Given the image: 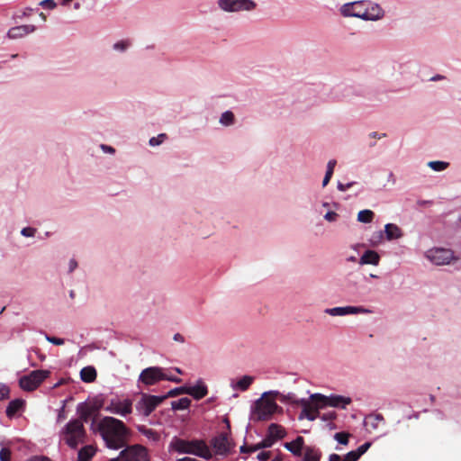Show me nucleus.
I'll return each instance as SVG.
<instances>
[{"label":"nucleus","instance_id":"5701e85b","mask_svg":"<svg viewBox=\"0 0 461 461\" xmlns=\"http://www.w3.org/2000/svg\"><path fill=\"white\" fill-rule=\"evenodd\" d=\"M384 233L388 240H398L403 236L402 229L394 223L385 224Z\"/></svg>","mask_w":461,"mask_h":461},{"label":"nucleus","instance_id":"c85d7f7f","mask_svg":"<svg viewBox=\"0 0 461 461\" xmlns=\"http://www.w3.org/2000/svg\"><path fill=\"white\" fill-rule=\"evenodd\" d=\"M94 454V448L91 446H86L78 451L77 461H90Z\"/></svg>","mask_w":461,"mask_h":461},{"label":"nucleus","instance_id":"603ef678","mask_svg":"<svg viewBox=\"0 0 461 461\" xmlns=\"http://www.w3.org/2000/svg\"><path fill=\"white\" fill-rule=\"evenodd\" d=\"M354 185H355V182H349V183H348V184H346V185H344V184H342V183L339 182V183H338V189H339V191L344 192V191L348 190V188H350L351 186H353Z\"/></svg>","mask_w":461,"mask_h":461},{"label":"nucleus","instance_id":"1a4fd4ad","mask_svg":"<svg viewBox=\"0 0 461 461\" xmlns=\"http://www.w3.org/2000/svg\"><path fill=\"white\" fill-rule=\"evenodd\" d=\"M50 374L48 370L32 371L29 375L20 378L19 385L25 391H33L50 375Z\"/></svg>","mask_w":461,"mask_h":461},{"label":"nucleus","instance_id":"338daca9","mask_svg":"<svg viewBox=\"0 0 461 461\" xmlns=\"http://www.w3.org/2000/svg\"><path fill=\"white\" fill-rule=\"evenodd\" d=\"M271 461H283V456L281 454H278Z\"/></svg>","mask_w":461,"mask_h":461},{"label":"nucleus","instance_id":"473e14b6","mask_svg":"<svg viewBox=\"0 0 461 461\" xmlns=\"http://www.w3.org/2000/svg\"><path fill=\"white\" fill-rule=\"evenodd\" d=\"M138 430L142 435L146 436L147 438H149L154 441L158 440V438H159L158 434L155 430H153L152 429H149L144 425L138 426Z\"/></svg>","mask_w":461,"mask_h":461},{"label":"nucleus","instance_id":"ddd939ff","mask_svg":"<svg viewBox=\"0 0 461 461\" xmlns=\"http://www.w3.org/2000/svg\"><path fill=\"white\" fill-rule=\"evenodd\" d=\"M298 403L303 408L300 419L305 417L309 420H314L320 415L319 409H322V406H319L316 401H312L311 399L310 401L301 399Z\"/></svg>","mask_w":461,"mask_h":461},{"label":"nucleus","instance_id":"412c9836","mask_svg":"<svg viewBox=\"0 0 461 461\" xmlns=\"http://www.w3.org/2000/svg\"><path fill=\"white\" fill-rule=\"evenodd\" d=\"M366 20H378L384 16L383 9L376 4L366 2Z\"/></svg>","mask_w":461,"mask_h":461},{"label":"nucleus","instance_id":"c756f323","mask_svg":"<svg viewBox=\"0 0 461 461\" xmlns=\"http://www.w3.org/2000/svg\"><path fill=\"white\" fill-rule=\"evenodd\" d=\"M191 404V400L187 397H184L181 399H178L176 401H173L171 402V406L173 410H185L189 408Z\"/></svg>","mask_w":461,"mask_h":461},{"label":"nucleus","instance_id":"a878e982","mask_svg":"<svg viewBox=\"0 0 461 461\" xmlns=\"http://www.w3.org/2000/svg\"><path fill=\"white\" fill-rule=\"evenodd\" d=\"M383 420L384 417L381 414H370L365 419V426L367 430H375Z\"/></svg>","mask_w":461,"mask_h":461},{"label":"nucleus","instance_id":"a18cd8bd","mask_svg":"<svg viewBox=\"0 0 461 461\" xmlns=\"http://www.w3.org/2000/svg\"><path fill=\"white\" fill-rule=\"evenodd\" d=\"M46 339L54 344V345H57V346H60V345H63L64 344V339H60V338H56V337H51V336H49V335H46Z\"/></svg>","mask_w":461,"mask_h":461},{"label":"nucleus","instance_id":"7c9ffc66","mask_svg":"<svg viewBox=\"0 0 461 461\" xmlns=\"http://www.w3.org/2000/svg\"><path fill=\"white\" fill-rule=\"evenodd\" d=\"M375 217L374 212L371 210H362L357 213V221L363 223H369Z\"/></svg>","mask_w":461,"mask_h":461},{"label":"nucleus","instance_id":"2eb2a0df","mask_svg":"<svg viewBox=\"0 0 461 461\" xmlns=\"http://www.w3.org/2000/svg\"><path fill=\"white\" fill-rule=\"evenodd\" d=\"M105 410L114 414L126 416L132 411V401L130 399H124L122 401L112 400Z\"/></svg>","mask_w":461,"mask_h":461},{"label":"nucleus","instance_id":"f704fd0d","mask_svg":"<svg viewBox=\"0 0 461 461\" xmlns=\"http://www.w3.org/2000/svg\"><path fill=\"white\" fill-rule=\"evenodd\" d=\"M448 165L449 164L447 162L444 161H430L428 163V166L435 171L445 170L448 167Z\"/></svg>","mask_w":461,"mask_h":461},{"label":"nucleus","instance_id":"09e8293b","mask_svg":"<svg viewBox=\"0 0 461 461\" xmlns=\"http://www.w3.org/2000/svg\"><path fill=\"white\" fill-rule=\"evenodd\" d=\"M271 456L270 451H262L258 456L257 458L258 461H267Z\"/></svg>","mask_w":461,"mask_h":461},{"label":"nucleus","instance_id":"39448f33","mask_svg":"<svg viewBox=\"0 0 461 461\" xmlns=\"http://www.w3.org/2000/svg\"><path fill=\"white\" fill-rule=\"evenodd\" d=\"M171 381L180 383L181 379L177 377L168 376L164 373L163 368L158 366H150L143 369L139 375V382L145 385H154L160 381Z\"/></svg>","mask_w":461,"mask_h":461},{"label":"nucleus","instance_id":"4d7b16f0","mask_svg":"<svg viewBox=\"0 0 461 461\" xmlns=\"http://www.w3.org/2000/svg\"><path fill=\"white\" fill-rule=\"evenodd\" d=\"M28 461H51L50 458L46 456H33Z\"/></svg>","mask_w":461,"mask_h":461},{"label":"nucleus","instance_id":"ea45409f","mask_svg":"<svg viewBox=\"0 0 461 461\" xmlns=\"http://www.w3.org/2000/svg\"><path fill=\"white\" fill-rule=\"evenodd\" d=\"M186 387H179L170 390L166 395H164L167 398L168 397H175L177 396L180 393H185V390Z\"/></svg>","mask_w":461,"mask_h":461},{"label":"nucleus","instance_id":"de8ad7c7","mask_svg":"<svg viewBox=\"0 0 461 461\" xmlns=\"http://www.w3.org/2000/svg\"><path fill=\"white\" fill-rule=\"evenodd\" d=\"M40 5L42 7L48 8V9H53L56 7V3L54 2V0H43L40 3Z\"/></svg>","mask_w":461,"mask_h":461},{"label":"nucleus","instance_id":"6e6d98bb","mask_svg":"<svg viewBox=\"0 0 461 461\" xmlns=\"http://www.w3.org/2000/svg\"><path fill=\"white\" fill-rule=\"evenodd\" d=\"M331 176H332V174H330V172H326L325 176L322 181V186H326L329 184Z\"/></svg>","mask_w":461,"mask_h":461},{"label":"nucleus","instance_id":"a19ab883","mask_svg":"<svg viewBox=\"0 0 461 461\" xmlns=\"http://www.w3.org/2000/svg\"><path fill=\"white\" fill-rule=\"evenodd\" d=\"M167 135L165 133L159 134L158 137H152L149 140V145L151 146H157L159 145L164 139H166Z\"/></svg>","mask_w":461,"mask_h":461},{"label":"nucleus","instance_id":"3c124183","mask_svg":"<svg viewBox=\"0 0 461 461\" xmlns=\"http://www.w3.org/2000/svg\"><path fill=\"white\" fill-rule=\"evenodd\" d=\"M337 218H338V213H336L335 212H328L324 215V219L328 221H334L337 220Z\"/></svg>","mask_w":461,"mask_h":461},{"label":"nucleus","instance_id":"20e7f679","mask_svg":"<svg viewBox=\"0 0 461 461\" xmlns=\"http://www.w3.org/2000/svg\"><path fill=\"white\" fill-rule=\"evenodd\" d=\"M267 393H264L255 402L252 415L256 420H268L278 409L282 410L275 400L267 397Z\"/></svg>","mask_w":461,"mask_h":461},{"label":"nucleus","instance_id":"4468645a","mask_svg":"<svg viewBox=\"0 0 461 461\" xmlns=\"http://www.w3.org/2000/svg\"><path fill=\"white\" fill-rule=\"evenodd\" d=\"M366 2L359 1L351 4H346L342 7V14L344 16H354L366 20Z\"/></svg>","mask_w":461,"mask_h":461},{"label":"nucleus","instance_id":"bf43d9fd","mask_svg":"<svg viewBox=\"0 0 461 461\" xmlns=\"http://www.w3.org/2000/svg\"><path fill=\"white\" fill-rule=\"evenodd\" d=\"M101 148L103 150H104L105 152H109V153H114V149L111 146H107V145H101Z\"/></svg>","mask_w":461,"mask_h":461},{"label":"nucleus","instance_id":"aec40b11","mask_svg":"<svg viewBox=\"0 0 461 461\" xmlns=\"http://www.w3.org/2000/svg\"><path fill=\"white\" fill-rule=\"evenodd\" d=\"M185 393L193 396L196 400H200L207 395L208 390L203 384H198L194 386L186 387Z\"/></svg>","mask_w":461,"mask_h":461},{"label":"nucleus","instance_id":"dca6fc26","mask_svg":"<svg viewBox=\"0 0 461 461\" xmlns=\"http://www.w3.org/2000/svg\"><path fill=\"white\" fill-rule=\"evenodd\" d=\"M325 312L330 316H344L348 314L370 313L371 311L362 306H345L328 308Z\"/></svg>","mask_w":461,"mask_h":461},{"label":"nucleus","instance_id":"0e129e2a","mask_svg":"<svg viewBox=\"0 0 461 461\" xmlns=\"http://www.w3.org/2000/svg\"><path fill=\"white\" fill-rule=\"evenodd\" d=\"M260 449V447H258V443L257 445H254V446H250L249 447V453H252V452H255L257 450Z\"/></svg>","mask_w":461,"mask_h":461},{"label":"nucleus","instance_id":"9b49d317","mask_svg":"<svg viewBox=\"0 0 461 461\" xmlns=\"http://www.w3.org/2000/svg\"><path fill=\"white\" fill-rule=\"evenodd\" d=\"M217 4L222 11L229 13L251 11L256 7L252 0H218Z\"/></svg>","mask_w":461,"mask_h":461},{"label":"nucleus","instance_id":"e433bc0d","mask_svg":"<svg viewBox=\"0 0 461 461\" xmlns=\"http://www.w3.org/2000/svg\"><path fill=\"white\" fill-rule=\"evenodd\" d=\"M131 45V41L129 40H123L116 42L113 45V49L120 51H124Z\"/></svg>","mask_w":461,"mask_h":461},{"label":"nucleus","instance_id":"774afa93","mask_svg":"<svg viewBox=\"0 0 461 461\" xmlns=\"http://www.w3.org/2000/svg\"><path fill=\"white\" fill-rule=\"evenodd\" d=\"M109 461H124L120 456L116 458H112Z\"/></svg>","mask_w":461,"mask_h":461},{"label":"nucleus","instance_id":"7ed1b4c3","mask_svg":"<svg viewBox=\"0 0 461 461\" xmlns=\"http://www.w3.org/2000/svg\"><path fill=\"white\" fill-rule=\"evenodd\" d=\"M63 440L71 448H76L85 442L86 430L82 420H72L67 423L62 430Z\"/></svg>","mask_w":461,"mask_h":461},{"label":"nucleus","instance_id":"052dcab7","mask_svg":"<svg viewBox=\"0 0 461 461\" xmlns=\"http://www.w3.org/2000/svg\"><path fill=\"white\" fill-rule=\"evenodd\" d=\"M77 267V262L75 259H71L69 262V272L75 270Z\"/></svg>","mask_w":461,"mask_h":461},{"label":"nucleus","instance_id":"423d86ee","mask_svg":"<svg viewBox=\"0 0 461 461\" xmlns=\"http://www.w3.org/2000/svg\"><path fill=\"white\" fill-rule=\"evenodd\" d=\"M210 447L212 455L226 457L232 453L235 444L228 433L221 432L211 439Z\"/></svg>","mask_w":461,"mask_h":461},{"label":"nucleus","instance_id":"bb28decb","mask_svg":"<svg viewBox=\"0 0 461 461\" xmlns=\"http://www.w3.org/2000/svg\"><path fill=\"white\" fill-rule=\"evenodd\" d=\"M24 405V401L22 399H15L9 402L5 413L9 418L14 417Z\"/></svg>","mask_w":461,"mask_h":461},{"label":"nucleus","instance_id":"f257e3e1","mask_svg":"<svg viewBox=\"0 0 461 461\" xmlns=\"http://www.w3.org/2000/svg\"><path fill=\"white\" fill-rule=\"evenodd\" d=\"M97 430L107 447L119 449L127 445L130 430L125 424L113 417H104L97 424Z\"/></svg>","mask_w":461,"mask_h":461},{"label":"nucleus","instance_id":"5fc2aeb1","mask_svg":"<svg viewBox=\"0 0 461 461\" xmlns=\"http://www.w3.org/2000/svg\"><path fill=\"white\" fill-rule=\"evenodd\" d=\"M335 166H336V160H334V159L330 160L327 165L326 172H330V174L333 175Z\"/></svg>","mask_w":461,"mask_h":461},{"label":"nucleus","instance_id":"8fccbe9b","mask_svg":"<svg viewBox=\"0 0 461 461\" xmlns=\"http://www.w3.org/2000/svg\"><path fill=\"white\" fill-rule=\"evenodd\" d=\"M21 233L25 237H32L35 233V230L31 227L23 228Z\"/></svg>","mask_w":461,"mask_h":461},{"label":"nucleus","instance_id":"f03ea898","mask_svg":"<svg viewBox=\"0 0 461 461\" xmlns=\"http://www.w3.org/2000/svg\"><path fill=\"white\" fill-rule=\"evenodd\" d=\"M170 447L179 454H190L205 460L212 457L211 447L203 439L187 440L175 437L170 443Z\"/></svg>","mask_w":461,"mask_h":461},{"label":"nucleus","instance_id":"f8f14e48","mask_svg":"<svg viewBox=\"0 0 461 461\" xmlns=\"http://www.w3.org/2000/svg\"><path fill=\"white\" fill-rule=\"evenodd\" d=\"M120 456L124 461H149L148 449L138 444L126 447L120 452Z\"/></svg>","mask_w":461,"mask_h":461},{"label":"nucleus","instance_id":"79ce46f5","mask_svg":"<svg viewBox=\"0 0 461 461\" xmlns=\"http://www.w3.org/2000/svg\"><path fill=\"white\" fill-rule=\"evenodd\" d=\"M10 459H11V451L6 447H3L0 450V460L1 461H10Z\"/></svg>","mask_w":461,"mask_h":461},{"label":"nucleus","instance_id":"9d476101","mask_svg":"<svg viewBox=\"0 0 461 461\" xmlns=\"http://www.w3.org/2000/svg\"><path fill=\"white\" fill-rule=\"evenodd\" d=\"M425 256L437 266L447 265L455 259L454 252L451 249L443 248L430 249L426 252Z\"/></svg>","mask_w":461,"mask_h":461},{"label":"nucleus","instance_id":"c9c22d12","mask_svg":"<svg viewBox=\"0 0 461 461\" xmlns=\"http://www.w3.org/2000/svg\"><path fill=\"white\" fill-rule=\"evenodd\" d=\"M349 434L346 432H338L335 434V439L342 445H347L348 443Z\"/></svg>","mask_w":461,"mask_h":461},{"label":"nucleus","instance_id":"6e6552de","mask_svg":"<svg viewBox=\"0 0 461 461\" xmlns=\"http://www.w3.org/2000/svg\"><path fill=\"white\" fill-rule=\"evenodd\" d=\"M310 399L312 401H316L318 405L322 406V408L331 406L346 409V406L351 403V399L349 397L335 394L326 396L321 393H313L310 396Z\"/></svg>","mask_w":461,"mask_h":461},{"label":"nucleus","instance_id":"72a5a7b5","mask_svg":"<svg viewBox=\"0 0 461 461\" xmlns=\"http://www.w3.org/2000/svg\"><path fill=\"white\" fill-rule=\"evenodd\" d=\"M220 122L223 125L229 126L234 122V114L230 111L224 112L220 119Z\"/></svg>","mask_w":461,"mask_h":461},{"label":"nucleus","instance_id":"f3484780","mask_svg":"<svg viewBox=\"0 0 461 461\" xmlns=\"http://www.w3.org/2000/svg\"><path fill=\"white\" fill-rule=\"evenodd\" d=\"M36 30L34 25H20L12 27L8 32L7 36L10 39H18L22 38L29 33L33 32Z\"/></svg>","mask_w":461,"mask_h":461},{"label":"nucleus","instance_id":"4be33fe9","mask_svg":"<svg viewBox=\"0 0 461 461\" xmlns=\"http://www.w3.org/2000/svg\"><path fill=\"white\" fill-rule=\"evenodd\" d=\"M303 461H320L322 456L321 451L313 446H306L303 447Z\"/></svg>","mask_w":461,"mask_h":461},{"label":"nucleus","instance_id":"a211bd4d","mask_svg":"<svg viewBox=\"0 0 461 461\" xmlns=\"http://www.w3.org/2000/svg\"><path fill=\"white\" fill-rule=\"evenodd\" d=\"M96 411L97 408L95 406L87 403H81L77 406V413L79 415L77 420H82V423L87 422Z\"/></svg>","mask_w":461,"mask_h":461},{"label":"nucleus","instance_id":"e2e57ef3","mask_svg":"<svg viewBox=\"0 0 461 461\" xmlns=\"http://www.w3.org/2000/svg\"><path fill=\"white\" fill-rule=\"evenodd\" d=\"M369 136H370V137H372V138H379V139H380V138H382V137H385V136H386V134H385V133H383L382 135L378 136L377 132L373 131V132H371V133L369 134Z\"/></svg>","mask_w":461,"mask_h":461},{"label":"nucleus","instance_id":"cd10ccee","mask_svg":"<svg viewBox=\"0 0 461 461\" xmlns=\"http://www.w3.org/2000/svg\"><path fill=\"white\" fill-rule=\"evenodd\" d=\"M96 370L93 366H86L80 371V377L86 383H92L96 379Z\"/></svg>","mask_w":461,"mask_h":461},{"label":"nucleus","instance_id":"13d9d810","mask_svg":"<svg viewBox=\"0 0 461 461\" xmlns=\"http://www.w3.org/2000/svg\"><path fill=\"white\" fill-rule=\"evenodd\" d=\"M329 461H341V457L338 454H330L329 456Z\"/></svg>","mask_w":461,"mask_h":461},{"label":"nucleus","instance_id":"864d4df0","mask_svg":"<svg viewBox=\"0 0 461 461\" xmlns=\"http://www.w3.org/2000/svg\"><path fill=\"white\" fill-rule=\"evenodd\" d=\"M336 418V413L334 411H330V412H328V413H324L322 416H321V419L324 420H332Z\"/></svg>","mask_w":461,"mask_h":461},{"label":"nucleus","instance_id":"393cba45","mask_svg":"<svg viewBox=\"0 0 461 461\" xmlns=\"http://www.w3.org/2000/svg\"><path fill=\"white\" fill-rule=\"evenodd\" d=\"M267 436L270 438H273V441L276 442L277 439H281V438H285V430L282 426H280L276 423H272L268 427Z\"/></svg>","mask_w":461,"mask_h":461},{"label":"nucleus","instance_id":"2f4dec72","mask_svg":"<svg viewBox=\"0 0 461 461\" xmlns=\"http://www.w3.org/2000/svg\"><path fill=\"white\" fill-rule=\"evenodd\" d=\"M253 383V377L249 375H244L236 384V388L240 391H246Z\"/></svg>","mask_w":461,"mask_h":461},{"label":"nucleus","instance_id":"4c0bfd02","mask_svg":"<svg viewBox=\"0 0 461 461\" xmlns=\"http://www.w3.org/2000/svg\"><path fill=\"white\" fill-rule=\"evenodd\" d=\"M32 8H25L24 10L23 11H18L15 13L14 14V18L16 19H23L24 17H27V16H30L32 13Z\"/></svg>","mask_w":461,"mask_h":461},{"label":"nucleus","instance_id":"49530a36","mask_svg":"<svg viewBox=\"0 0 461 461\" xmlns=\"http://www.w3.org/2000/svg\"><path fill=\"white\" fill-rule=\"evenodd\" d=\"M359 457L357 456V455L352 450L346 454L343 459H341V461H357Z\"/></svg>","mask_w":461,"mask_h":461},{"label":"nucleus","instance_id":"6ab92c4d","mask_svg":"<svg viewBox=\"0 0 461 461\" xmlns=\"http://www.w3.org/2000/svg\"><path fill=\"white\" fill-rule=\"evenodd\" d=\"M305 447L304 438L302 436H298L294 440L285 444V447L297 456H302Z\"/></svg>","mask_w":461,"mask_h":461},{"label":"nucleus","instance_id":"0eeeda50","mask_svg":"<svg viewBox=\"0 0 461 461\" xmlns=\"http://www.w3.org/2000/svg\"><path fill=\"white\" fill-rule=\"evenodd\" d=\"M165 400V396H157L143 393H141L140 400L136 404V411L144 417H149Z\"/></svg>","mask_w":461,"mask_h":461},{"label":"nucleus","instance_id":"680f3d73","mask_svg":"<svg viewBox=\"0 0 461 461\" xmlns=\"http://www.w3.org/2000/svg\"><path fill=\"white\" fill-rule=\"evenodd\" d=\"M174 340L183 343L185 341V339L181 334L176 333L174 335Z\"/></svg>","mask_w":461,"mask_h":461},{"label":"nucleus","instance_id":"b1692460","mask_svg":"<svg viewBox=\"0 0 461 461\" xmlns=\"http://www.w3.org/2000/svg\"><path fill=\"white\" fill-rule=\"evenodd\" d=\"M380 261V256L375 250H366L359 259L360 265L377 266Z\"/></svg>","mask_w":461,"mask_h":461},{"label":"nucleus","instance_id":"c03bdc74","mask_svg":"<svg viewBox=\"0 0 461 461\" xmlns=\"http://www.w3.org/2000/svg\"><path fill=\"white\" fill-rule=\"evenodd\" d=\"M10 390L8 386L0 383V400L9 397Z\"/></svg>","mask_w":461,"mask_h":461},{"label":"nucleus","instance_id":"69168bd1","mask_svg":"<svg viewBox=\"0 0 461 461\" xmlns=\"http://www.w3.org/2000/svg\"><path fill=\"white\" fill-rule=\"evenodd\" d=\"M249 447L243 445L240 447V452L241 453H249Z\"/></svg>","mask_w":461,"mask_h":461},{"label":"nucleus","instance_id":"37998d69","mask_svg":"<svg viewBox=\"0 0 461 461\" xmlns=\"http://www.w3.org/2000/svg\"><path fill=\"white\" fill-rule=\"evenodd\" d=\"M275 442L273 441V438H270L268 436H267L261 442L258 443V447H260V449L270 447Z\"/></svg>","mask_w":461,"mask_h":461},{"label":"nucleus","instance_id":"58836bf2","mask_svg":"<svg viewBox=\"0 0 461 461\" xmlns=\"http://www.w3.org/2000/svg\"><path fill=\"white\" fill-rule=\"evenodd\" d=\"M371 446V443L369 442H366V443H364L363 445H361L360 447H357V449L356 450H353L357 455V456L360 458V456L362 455H364L367 449L370 447Z\"/></svg>","mask_w":461,"mask_h":461}]
</instances>
